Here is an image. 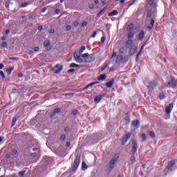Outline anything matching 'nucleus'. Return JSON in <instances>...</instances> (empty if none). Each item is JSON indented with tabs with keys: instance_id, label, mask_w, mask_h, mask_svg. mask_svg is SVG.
I'll return each mask as SVG.
<instances>
[{
	"instance_id": "bf43d9fd",
	"label": "nucleus",
	"mask_w": 177,
	"mask_h": 177,
	"mask_svg": "<svg viewBox=\"0 0 177 177\" xmlns=\"http://www.w3.org/2000/svg\"><path fill=\"white\" fill-rule=\"evenodd\" d=\"M49 34H55V29H51V30L49 31Z\"/></svg>"
},
{
	"instance_id": "39448f33",
	"label": "nucleus",
	"mask_w": 177,
	"mask_h": 177,
	"mask_svg": "<svg viewBox=\"0 0 177 177\" xmlns=\"http://www.w3.org/2000/svg\"><path fill=\"white\" fill-rule=\"evenodd\" d=\"M73 57L76 60L77 63H82L84 60L81 58V52L76 50L74 53Z\"/></svg>"
},
{
	"instance_id": "79ce46f5",
	"label": "nucleus",
	"mask_w": 177,
	"mask_h": 177,
	"mask_svg": "<svg viewBox=\"0 0 177 177\" xmlns=\"http://www.w3.org/2000/svg\"><path fill=\"white\" fill-rule=\"evenodd\" d=\"M0 75L2 77L3 80L5 78V73H3V71H0Z\"/></svg>"
},
{
	"instance_id": "aec40b11",
	"label": "nucleus",
	"mask_w": 177,
	"mask_h": 177,
	"mask_svg": "<svg viewBox=\"0 0 177 177\" xmlns=\"http://www.w3.org/2000/svg\"><path fill=\"white\" fill-rule=\"evenodd\" d=\"M107 77V76L104 74L100 75L98 77H97V80L98 81H104V80H106V78Z\"/></svg>"
},
{
	"instance_id": "2eb2a0df",
	"label": "nucleus",
	"mask_w": 177,
	"mask_h": 177,
	"mask_svg": "<svg viewBox=\"0 0 177 177\" xmlns=\"http://www.w3.org/2000/svg\"><path fill=\"white\" fill-rule=\"evenodd\" d=\"M154 23H155V21H154V19H151V22H150V24L149 26L147 27L148 30H153V27H154Z\"/></svg>"
},
{
	"instance_id": "37998d69",
	"label": "nucleus",
	"mask_w": 177,
	"mask_h": 177,
	"mask_svg": "<svg viewBox=\"0 0 177 177\" xmlns=\"http://www.w3.org/2000/svg\"><path fill=\"white\" fill-rule=\"evenodd\" d=\"M105 41H106V37L102 36V37H101V42H102V44H104Z\"/></svg>"
},
{
	"instance_id": "4d7b16f0",
	"label": "nucleus",
	"mask_w": 177,
	"mask_h": 177,
	"mask_svg": "<svg viewBox=\"0 0 177 177\" xmlns=\"http://www.w3.org/2000/svg\"><path fill=\"white\" fill-rule=\"evenodd\" d=\"M65 139H66V136L64 134L61 136V140H64Z\"/></svg>"
},
{
	"instance_id": "412c9836",
	"label": "nucleus",
	"mask_w": 177,
	"mask_h": 177,
	"mask_svg": "<svg viewBox=\"0 0 177 177\" xmlns=\"http://www.w3.org/2000/svg\"><path fill=\"white\" fill-rule=\"evenodd\" d=\"M133 44V40L131 39H129L126 43H125V46H131V45H132Z\"/></svg>"
},
{
	"instance_id": "603ef678",
	"label": "nucleus",
	"mask_w": 177,
	"mask_h": 177,
	"mask_svg": "<svg viewBox=\"0 0 177 177\" xmlns=\"http://www.w3.org/2000/svg\"><path fill=\"white\" fill-rule=\"evenodd\" d=\"M64 96H73V95H74V93H65V94H64Z\"/></svg>"
},
{
	"instance_id": "cd10ccee",
	"label": "nucleus",
	"mask_w": 177,
	"mask_h": 177,
	"mask_svg": "<svg viewBox=\"0 0 177 177\" xmlns=\"http://www.w3.org/2000/svg\"><path fill=\"white\" fill-rule=\"evenodd\" d=\"M159 99H160V100H162V99H165V94L164 93H160L159 94Z\"/></svg>"
},
{
	"instance_id": "5701e85b",
	"label": "nucleus",
	"mask_w": 177,
	"mask_h": 177,
	"mask_svg": "<svg viewBox=\"0 0 177 177\" xmlns=\"http://www.w3.org/2000/svg\"><path fill=\"white\" fill-rule=\"evenodd\" d=\"M135 34L133 32H130L128 35H127V38L129 39H131V38H133Z\"/></svg>"
},
{
	"instance_id": "473e14b6",
	"label": "nucleus",
	"mask_w": 177,
	"mask_h": 177,
	"mask_svg": "<svg viewBox=\"0 0 177 177\" xmlns=\"http://www.w3.org/2000/svg\"><path fill=\"white\" fill-rule=\"evenodd\" d=\"M53 111L55 113V114H57V113H60V111H62V109L60 108H57V109H54Z\"/></svg>"
},
{
	"instance_id": "09e8293b",
	"label": "nucleus",
	"mask_w": 177,
	"mask_h": 177,
	"mask_svg": "<svg viewBox=\"0 0 177 177\" xmlns=\"http://www.w3.org/2000/svg\"><path fill=\"white\" fill-rule=\"evenodd\" d=\"M50 118H53V117H56V113L53 112L50 115Z\"/></svg>"
},
{
	"instance_id": "f3484780",
	"label": "nucleus",
	"mask_w": 177,
	"mask_h": 177,
	"mask_svg": "<svg viewBox=\"0 0 177 177\" xmlns=\"http://www.w3.org/2000/svg\"><path fill=\"white\" fill-rule=\"evenodd\" d=\"M103 97V96L102 95H97L95 99H94V102L95 103H99V102H100V100H102V98Z\"/></svg>"
},
{
	"instance_id": "9b49d317",
	"label": "nucleus",
	"mask_w": 177,
	"mask_h": 177,
	"mask_svg": "<svg viewBox=\"0 0 177 177\" xmlns=\"http://www.w3.org/2000/svg\"><path fill=\"white\" fill-rule=\"evenodd\" d=\"M156 86H157V82L156 80H153L149 82L148 88H149L150 89H154V88H156Z\"/></svg>"
},
{
	"instance_id": "bb28decb",
	"label": "nucleus",
	"mask_w": 177,
	"mask_h": 177,
	"mask_svg": "<svg viewBox=\"0 0 177 177\" xmlns=\"http://www.w3.org/2000/svg\"><path fill=\"white\" fill-rule=\"evenodd\" d=\"M124 52H125V47H121L119 49V53H120L121 55H124Z\"/></svg>"
},
{
	"instance_id": "ea45409f",
	"label": "nucleus",
	"mask_w": 177,
	"mask_h": 177,
	"mask_svg": "<svg viewBox=\"0 0 177 177\" xmlns=\"http://www.w3.org/2000/svg\"><path fill=\"white\" fill-rule=\"evenodd\" d=\"M6 73L8 75H10V74H12V70H10V68H7Z\"/></svg>"
},
{
	"instance_id": "49530a36",
	"label": "nucleus",
	"mask_w": 177,
	"mask_h": 177,
	"mask_svg": "<svg viewBox=\"0 0 177 177\" xmlns=\"http://www.w3.org/2000/svg\"><path fill=\"white\" fill-rule=\"evenodd\" d=\"M27 5H28V3H22L21 4V8H26V6H27Z\"/></svg>"
},
{
	"instance_id": "774afa93",
	"label": "nucleus",
	"mask_w": 177,
	"mask_h": 177,
	"mask_svg": "<svg viewBox=\"0 0 177 177\" xmlns=\"http://www.w3.org/2000/svg\"><path fill=\"white\" fill-rule=\"evenodd\" d=\"M46 10V8H44L41 10V13H45V11Z\"/></svg>"
},
{
	"instance_id": "338daca9",
	"label": "nucleus",
	"mask_w": 177,
	"mask_h": 177,
	"mask_svg": "<svg viewBox=\"0 0 177 177\" xmlns=\"http://www.w3.org/2000/svg\"><path fill=\"white\" fill-rule=\"evenodd\" d=\"M70 146H71V144L70 143V142H66V147H70Z\"/></svg>"
},
{
	"instance_id": "e433bc0d",
	"label": "nucleus",
	"mask_w": 177,
	"mask_h": 177,
	"mask_svg": "<svg viewBox=\"0 0 177 177\" xmlns=\"http://www.w3.org/2000/svg\"><path fill=\"white\" fill-rule=\"evenodd\" d=\"M140 136L142 138V142H145V140L147 139L146 134H141Z\"/></svg>"
},
{
	"instance_id": "72a5a7b5",
	"label": "nucleus",
	"mask_w": 177,
	"mask_h": 177,
	"mask_svg": "<svg viewBox=\"0 0 177 177\" xmlns=\"http://www.w3.org/2000/svg\"><path fill=\"white\" fill-rule=\"evenodd\" d=\"M125 121L127 122V124H129L131 122V118H129V116H126L124 118Z\"/></svg>"
},
{
	"instance_id": "13d9d810",
	"label": "nucleus",
	"mask_w": 177,
	"mask_h": 177,
	"mask_svg": "<svg viewBox=\"0 0 177 177\" xmlns=\"http://www.w3.org/2000/svg\"><path fill=\"white\" fill-rule=\"evenodd\" d=\"M18 59H19V58H17V57H10V60H18Z\"/></svg>"
},
{
	"instance_id": "ddd939ff",
	"label": "nucleus",
	"mask_w": 177,
	"mask_h": 177,
	"mask_svg": "<svg viewBox=\"0 0 177 177\" xmlns=\"http://www.w3.org/2000/svg\"><path fill=\"white\" fill-rule=\"evenodd\" d=\"M148 5L151 6V8H157V2L154 1V0H148Z\"/></svg>"
},
{
	"instance_id": "a878e982",
	"label": "nucleus",
	"mask_w": 177,
	"mask_h": 177,
	"mask_svg": "<svg viewBox=\"0 0 177 177\" xmlns=\"http://www.w3.org/2000/svg\"><path fill=\"white\" fill-rule=\"evenodd\" d=\"M62 70H63V66H59V68L58 69H56L55 71V74H59L60 71H62Z\"/></svg>"
},
{
	"instance_id": "c85d7f7f",
	"label": "nucleus",
	"mask_w": 177,
	"mask_h": 177,
	"mask_svg": "<svg viewBox=\"0 0 177 177\" xmlns=\"http://www.w3.org/2000/svg\"><path fill=\"white\" fill-rule=\"evenodd\" d=\"M149 136L151 139H154V138H156V133H154V131H150Z\"/></svg>"
},
{
	"instance_id": "6e6552de",
	"label": "nucleus",
	"mask_w": 177,
	"mask_h": 177,
	"mask_svg": "<svg viewBox=\"0 0 177 177\" xmlns=\"http://www.w3.org/2000/svg\"><path fill=\"white\" fill-rule=\"evenodd\" d=\"M173 109H174V104L173 103L169 104V105H167L165 107L166 114H171V111H172Z\"/></svg>"
},
{
	"instance_id": "4be33fe9",
	"label": "nucleus",
	"mask_w": 177,
	"mask_h": 177,
	"mask_svg": "<svg viewBox=\"0 0 177 177\" xmlns=\"http://www.w3.org/2000/svg\"><path fill=\"white\" fill-rule=\"evenodd\" d=\"M87 168H88V166L86 165V163H85V162H83L82 164V171H86Z\"/></svg>"
},
{
	"instance_id": "f704fd0d",
	"label": "nucleus",
	"mask_w": 177,
	"mask_h": 177,
	"mask_svg": "<svg viewBox=\"0 0 177 177\" xmlns=\"http://www.w3.org/2000/svg\"><path fill=\"white\" fill-rule=\"evenodd\" d=\"M16 154H17V149H12V156H16Z\"/></svg>"
},
{
	"instance_id": "0e129e2a",
	"label": "nucleus",
	"mask_w": 177,
	"mask_h": 177,
	"mask_svg": "<svg viewBox=\"0 0 177 177\" xmlns=\"http://www.w3.org/2000/svg\"><path fill=\"white\" fill-rule=\"evenodd\" d=\"M15 124H16V118H13L12 119V125H15Z\"/></svg>"
},
{
	"instance_id": "a211bd4d",
	"label": "nucleus",
	"mask_w": 177,
	"mask_h": 177,
	"mask_svg": "<svg viewBox=\"0 0 177 177\" xmlns=\"http://www.w3.org/2000/svg\"><path fill=\"white\" fill-rule=\"evenodd\" d=\"M145 38V31L142 30L138 35V39L142 41Z\"/></svg>"
},
{
	"instance_id": "0eeeda50",
	"label": "nucleus",
	"mask_w": 177,
	"mask_h": 177,
	"mask_svg": "<svg viewBox=\"0 0 177 177\" xmlns=\"http://www.w3.org/2000/svg\"><path fill=\"white\" fill-rule=\"evenodd\" d=\"M128 62V59L127 57H122V55H118L116 57L115 59V63H117V64H121V63H122V62Z\"/></svg>"
},
{
	"instance_id": "9d476101",
	"label": "nucleus",
	"mask_w": 177,
	"mask_h": 177,
	"mask_svg": "<svg viewBox=\"0 0 177 177\" xmlns=\"http://www.w3.org/2000/svg\"><path fill=\"white\" fill-rule=\"evenodd\" d=\"M137 49H138V47H136V46H133L129 51V56H133V55H135V52H136Z\"/></svg>"
},
{
	"instance_id": "3c124183",
	"label": "nucleus",
	"mask_w": 177,
	"mask_h": 177,
	"mask_svg": "<svg viewBox=\"0 0 177 177\" xmlns=\"http://www.w3.org/2000/svg\"><path fill=\"white\" fill-rule=\"evenodd\" d=\"M17 77L18 78H23L24 77V75L23 73H18Z\"/></svg>"
},
{
	"instance_id": "680f3d73",
	"label": "nucleus",
	"mask_w": 177,
	"mask_h": 177,
	"mask_svg": "<svg viewBox=\"0 0 177 177\" xmlns=\"http://www.w3.org/2000/svg\"><path fill=\"white\" fill-rule=\"evenodd\" d=\"M34 50H35V52H38L39 50V47H35Z\"/></svg>"
},
{
	"instance_id": "c03bdc74",
	"label": "nucleus",
	"mask_w": 177,
	"mask_h": 177,
	"mask_svg": "<svg viewBox=\"0 0 177 177\" xmlns=\"http://www.w3.org/2000/svg\"><path fill=\"white\" fill-rule=\"evenodd\" d=\"M88 56H89V54L88 53H84L82 55V57H83L84 59H85L86 57H88Z\"/></svg>"
},
{
	"instance_id": "5fc2aeb1",
	"label": "nucleus",
	"mask_w": 177,
	"mask_h": 177,
	"mask_svg": "<svg viewBox=\"0 0 177 177\" xmlns=\"http://www.w3.org/2000/svg\"><path fill=\"white\" fill-rule=\"evenodd\" d=\"M115 56H117V53L113 52L112 55H111V59H113V57H115Z\"/></svg>"
},
{
	"instance_id": "2f4dec72",
	"label": "nucleus",
	"mask_w": 177,
	"mask_h": 177,
	"mask_svg": "<svg viewBox=\"0 0 177 177\" xmlns=\"http://www.w3.org/2000/svg\"><path fill=\"white\" fill-rule=\"evenodd\" d=\"M24 174H26V171H21L19 172V176L23 177L24 176Z\"/></svg>"
},
{
	"instance_id": "6ab92c4d",
	"label": "nucleus",
	"mask_w": 177,
	"mask_h": 177,
	"mask_svg": "<svg viewBox=\"0 0 177 177\" xmlns=\"http://www.w3.org/2000/svg\"><path fill=\"white\" fill-rule=\"evenodd\" d=\"M117 15H118V11H117L116 10H114L111 12L109 13L108 16L109 17H111L112 16H117Z\"/></svg>"
},
{
	"instance_id": "de8ad7c7",
	"label": "nucleus",
	"mask_w": 177,
	"mask_h": 177,
	"mask_svg": "<svg viewBox=\"0 0 177 177\" xmlns=\"http://www.w3.org/2000/svg\"><path fill=\"white\" fill-rule=\"evenodd\" d=\"M107 66H109V64H106L105 66H104L102 68H101V71H104V70H106L107 68Z\"/></svg>"
},
{
	"instance_id": "f8f14e48",
	"label": "nucleus",
	"mask_w": 177,
	"mask_h": 177,
	"mask_svg": "<svg viewBox=\"0 0 177 177\" xmlns=\"http://www.w3.org/2000/svg\"><path fill=\"white\" fill-rule=\"evenodd\" d=\"M131 125H133V127H135L136 129H138V128H139V126L140 125V122H139L138 120H133L131 122Z\"/></svg>"
},
{
	"instance_id": "1a4fd4ad",
	"label": "nucleus",
	"mask_w": 177,
	"mask_h": 177,
	"mask_svg": "<svg viewBox=\"0 0 177 177\" xmlns=\"http://www.w3.org/2000/svg\"><path fill=\"white\" fill-rule=\"evenodd\" d=\"M50 41L46 40L43 44V46H44V48H46L47 50H50V49H52V46H50Z\"/></svg>"
},
{
	"instance_id": "b1692460",
	"label": "nucleus",
	"mask_w": 177,
	"mask_h": 177,
	"mask_svg": "<svg viewBox=\"0 0 177 177\" xmlns=\"http://www.w3.org/2000/svg\"><path fill=\"white\" fill-rule=\"evenodd\" d=\"M9 5H10V0H7L5 3V7L9 10Z\"/></svg>"
},
{
	"instance_id": "c756f323",
	"label": "nucleus",
	"mask_w": 177,
	"mask_h": 177,
	"mask_svg": "<svg viewBox=\"0 0 177 177\" xmlns=\"http://www.w3.org/2000/svg\"><path fill=\"white\" fill-rule=\"evenodd\" d=\"M107 9V6H105L98 14L97 16H102L105 10Z\"/></svg>"
},
{
	"instance_id": "58836bf2",
	"label": "nucleus",
	"mask_w": 177,
	"mask_h": 177,
	"mask_svg": "<svg viewBox=\"0 0 177 177\" xmlns=\"http://www.w3.org/2000/svg\"><path fill=\"white\" fill-rule=\"evenodd\" d=\"M97 34V31H94L93 33L92 34V35L91 36V38H95V37H96Z\"/></svg>"
},
{
	"instance_id": "69168bd1",
	"label": "nucleus",
	"mask_w": 177,
	"mask_h": 177,
	"mask_svg": "<svg viewBox=\"0 0 177 177\" xmlns=\"http://www.w3.org/2000/svg\"><path fill=\"white\" fill-rule=\"evenodd\" d=\"M89 8L90 9H93V8H95V6L93 4H90Z\"/></svg>"
},
{
	"instance_id": "864d4df0",
	"label": "nucleus",
	"mask_w": 177,
	"mask_h": 177,
	"mask_svg": "<svg viewBox=\"0 0 177 177\" xmlns=\"http://www.w3.org/2000/svg\"><path fill=\"white\" fill-rule=\"evenodd\" d=\"M74 71H75V69H74V68H71V69H69L68 71V73H74Z\"/></svg>"
},
{
	"instance_id": "393cba45",
	"label": "nucleus",
	"mask_w": 177,
	"mask_h": 177,
	"mask_svg": "<svg viewBox=\"0 0 177 177\" xmlns=\"http://www.w3.org/2000/svg\"><path fill=\"white\" fill-rule=\"evenodd\" d=\"M69 67L71 68H75V67H80V65L75 64V63H72L70 64Z\"/></svg>"
},
{
	"instance_id": "f03ea898",
	"label": "nucleus",
	"mask_w": 177,
	"mask_h": 177,
	"mask_svg": "<svg viewBox=\"0 0 177 177\" xmlns=\"http://www.w3.org/2000/svg\"><path fill=\"white\" fill-rule=\"evenodd\" d=\"M177 86V79L173 77H171L168 80L167 83H165L163 88H176Z\"/></svg>"
},
{
	"instance_id": "dca6fc26",
	"label": "nucleus",
	"mask_w": 177,
	"mask_h": 177,
	"mask_svg": "<svg viewBox=\"0 0 177 177\" xmlns=\"http://www.w3.org/2000/svg\"><path fill=\"white\" fill-rule=\"evenodd\" d=\"M114 82H115L114 79H112L111 81L108 82L106 83V88H111L114 84Z\"/></svg>"
},
{
	"instance_id": "e2e57ef3",
	"label": "nucleus",
	"mask_w": 177,
	"mask_h": 177,
	"mask_svg": "<svg viewBox=\"0 0 177 177\" xmlns=\"http://www.w3.org/2000/svg\"><path fill=\"white\" fill-rule=\"evenodd\" d=\"M31 157H35L37 156V153H30Z\"/></svg>"
},
{
	"instance_id": "6e6d98bb",
	"label": "nucleus",
	"mask_w": 177,
	"mask_h": 177,
	"mask_svg": "<svg viewBox=\"0 0 177 177\" xmlns=\"http://www.w3.org/2000/svg\"><path fill=\"white\" fill-rule=\"evenodd\" d=\"M79 24H80V22H78L77 21L74 22V26L75 27H77Z\"/></svg>"
},
{
	"instance_id": "4468645a",
	"label": "nucleus",
	"mask_w": 177,
	"mask_h": 177,
	"mask_svg": "<svg viewBox=\"0 0 177 177\" xmlns=\"http://www.w3.org/2000/svg\"><path fill=\"white\" fill-rule=\"evenodd\" d=\"M175 164H176V162L175 161V160H171L168 163L167 169H171L172 168V167H174V165H175Z\"/></svg>"
},
{
	"instance_id": "423d86ee",
	"label": "nucleus",
	"mask_w": 177,
	"mask_h": 177,
	"mask_svg": "<svg viewBox=\"0 0 177 177\" xmlns=\"http://www.w3.org/2000/svg\"><path fill=\"white\" fill-rule=\"evenodd\" d=\"M131 136H132V133H127L125 136H123L122 140V145L124 146L127 144V142L131 139Z\"/></svg>"
},
{
	"instance_id": "a18cd8bd",
	"label": "nucleus",
	"mask_w": 177,
	"mask_h": 177,
	"mask_svg": "<svg viewBox=\"0 0 177 177\" xmlns=\"http://www.w3.org/2000/svg\"><path fill=\"white\" fill-rule=\"evenodd\" d=\"M70 30H71V26L67 25V26H66V31H70Z\"/></svg>"
},
{
	"instance_id": "7ed1b4c3",
	"label": "nucleus",
	"mask_w": 177,
	"mask_h": 177,
	"mask_svg": "<svg viewBox=\"0 0 177 177\" xmlns=\"http://www.w3.org/2000/svg\"><path fill=\"white\" fill-rule=\"evenodd\" d=\"M130 143L131 144V153L133 154V157H135V153L138 151V142L136 140L131 138Z\"/></svg>"
},
{
	"instance_id": "052dcab7",
	"label": "nucleus",
	"mask_w": 177,
	"mask_h": 177,
	"mask_svg": "<svg viewBox=\"0 0 177 177\" xmlns=\"http://www.w3.org/2000/svg\"><path fill=\"white\" fill-rule=\"evenodd\" d=\"M43 28H44V27H42V26H38L39 31H42Z\"/></svg>"
},
{
	"instance_id": "f257e3e1",
	"label": "nucleus",
	"mask_w": 177,
	"mask_h": 177,
	"mask_svg": "<svg viewBox=\"0 0 177 177\" xmlns=\"http://www.w3.org/2000/svg\"><path fill=\"white\" fill-rule=\"evenodd\" d=\"M117 161H118V156L115 155L112 158V159L110 160L107 165V172H111V171L114 169V167H115Z\"/></svg>"
},
{
	"instance_id": "4c0bfd02",
	"label": "nucleus",
	"mask_w": 177,
	"mask_h": 177,
	"mask_svg": "<svg viewBox=\"0 0 177 177\" xmlns=\"http://www.w3.org/2000/svg\"><path fill=\"white\" fill-rule=\"evenodd\" d=\"M7 46H8V44L6 43V41H3L1 44V48H6Z\"/></svg>"
},
{
	"instance_id": "c9c22d12",
	"label": "nucleus",
	"mask_w": 177,
	"mask_h": 177,
	"mask_svg": "<svg viewBox=\"0 0 177 177\" xmlns=\"http://www.w3.org/2000/svg\"><path fill=\"white\" fill-rule=\"evenodd\" d=\"M85 49H86V47H85L84 46H82L80 48L79 52H80V53H82V52H84V50H85Z\"/></svg>"
},
{
	"instance_id": "8fccbe9b",
	"label": "nucleus",
	"mask_w": 177,
	"mask_h": 177,
	"mask_svg": "<svg viewBox=\"0 0 177 177\" xmlns=\"http://www.w3.org/2000/svg\"><path fill=\"white\" fill-rule=\"evenodd\" d=\"M77 113H78V111L77 110H73L72 111L73 115H76Z\"/></svg>"
},
{
	"instance_id": "20e7f679",
	"label": "nucleus",
	"mask_w": 177,
	"mask_h": 177,
	"mask_svg": "<svg viewBox=\"0 0 177 177\" xmlns=\"http://www.w3.org/2000/svg\"><path fill=\"white\" fill-rule=\"evenodd\" d=\"M80 161H81V156L77 155L73 163V166L72 167L73 172H75L77 171V169H78V167H80Z\"/></svg>"
},
{
	"instance_id": "a19ab883",
	"label": "nucleus",
	"mask_w": 177,
	"mask_h": 177,
	"mask_svg": "<svg viewBox=\"0 0 177 177\" xmlns=\"http://www.w3.org/2000/svg\"><path fill=\"white\" fill-rule=\"evenodd\" d=\"M86 26H88V22L86 21H83L82 24V27H86Z\"/></svg>"
},
{
	"instance_id": "7c9ffc66",
	"label": "nucleus",
	"mask_w": 177,
	"mask_h": 177,
	"mask_svg": "<svg viewBox=\"0 0 177 177\" xmlns=\"http://www.w3.org/2000/svg\"><path fill=\"white\" fill-rule=\"evenodd\" d=\"M151 13H152V11L151 10H149L147 12V17H151Z\"/></svg>"
}]
</instances>
